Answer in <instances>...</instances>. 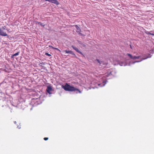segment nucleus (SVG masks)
I'll return each mask as SVG.
<instances>
[{"label":"nucleus","instance_id":"obj_8","mask_svg":"<svg viewBox=\"0 0 154 154\" xmlns=\"http://www.w3.org/2000/svg\"><path fill=\"white\" fill-rule=\"evenodd\" d=\"M75 27H76L77 29V32H79L81 31V30L80 28L79 27H78L77 25H75Z\"/></svg>","mask_w":154,"mask_h":154},{"label":"nucleus","instance_id":"obj_14","mask_svg":"<svg viewBox=\"0 0 154 154\" xmlns=\"http://www.w3.org/2000/svg\"><path fill=\"white\" fill-rule=\"evenodd\" d=\"M48 139V137H45L44 138V140H47Z\"/></svg>","mask_w":154,"mask_h":154},{"label":"nucleus","instance_id":"obj_6","mask_svg":"<svg viewBox=\"0 0 154 154\" xmlns=\"http://www.w3.org/2000/svg\"><path fill=\"white\" fill-rule=\"evenodd\" d=\"M52 88L51 86H48L47 87L46 91L49 94H51V92L52 91Z\"/></svg>","mask_w":154,"mask_h":154},{"label":"nucleus","instance_id":"obj_19","mask_svg":"<svg viewBox=\"0 0 154 154\" xmlns=\"http://www.w3.org/2000/svg\"><path fill=\"white\" fill-rule=\"evenodd\" d=\"M14 123H15V124H16V123H17V122H14Z\"/></svg>","mask_w":154,"mask_h":154},{"label":"nucleus","instance_id":"obj_5","mask_svg":"<svg viewBox=\"0 0 154 154\" xmlns=\"http://www.w3.org/2000/svg\"><path fill=\"white\" fill-rule=\"evenodd\" d=\"M64 52L66 54H70L73 55L75 57H76L75 54L73 52L71 51H67L66 50L64 51Z\"/></svg>","mask_w":154,"mask_h":154},{"label":"nucleus","instance_id":"obj_12","mask_svg":"<svg viewBox=\"0 0 154 154\" xmlns=\"http://www.w3.org/2000/svg\"><path fill=\"white\" fill-rule=\"evenodd\" d=\"M111 75H112L111 72H110L109 73L106 74V76L107 77H109Z\"/></svg>","mask_w":154,"mask_h":154},{"label":"nucleus","instance_id":"obj_16","mask_svg":"<svg viewBox=\"0 0 154 154\" xmlns=\"http://www.w3.org/2000/svg\"><path fill=\"white\" fill-rule=\"evenodd\" d=\"M97 62H98V63H99L100 64H101V63L100 62V61L99 60L97 59Z\"/></svg>","mask_w":154,"mask_h":154},{"label":"nucleus","instance_id":"obj_18","mask_svg":"<svg viewBox=\"0 0 154 154\" xmlns=\"http://www.w3.org/2000/svg\"><path fill=\"white\" fill-rule=\"evenodd\" d=\"M140 57V56H136V59H138Z\"/></svg>","mask_w":154,"mask_h":154},{"label":"nucleus","instance_id":"obj_11","mask_svg":"<svg viewBox=\"0 0 154 154\" xmlns=\"http://www.w3.org/2000/svg\"><path fill=\"white\" fill-rule=\"evenodd\" d=\"M127 55L130 57V58L132 59H133V56L131 54L128 53V54H127Z\"/></svg>","mask_w":154,"mask_h":154},{"label":"nucleus","instance_id":"obj_20","mask_svg":"<svg viewBox=\"0 0 154 154\" xmlns=\"http://www.w3.org/2000/svg\"><path fill=\"white\" fill-rule=\"evenodd\" d=\"M130 47L131 48V45H130Z\"/></svg>","mask_w":154,"mask_h":154},{"label":"nucleus","instance_id":"obj_17","mask_svg":"<svg viewBox=\"0 0 154 154\" xmlns=\"http://www.w3.org/2000/svg\"><path fill=\"white\" fill-rule=\"evenodd\" d=\"M136 59V56H134L133 57V59Z\"/></svg>","mask_w":154,"mask_h":154},{"label":"nucleus","instance_id":"obj_13","mask_svg":"<svg viewBox=\"0 0 154 154\" xmlns=\"http://www.w3.org/2000/svg\"><path fill=\"white\" fill-rule=\"evenodd\" d=\"M45 54L48 56H51V55L50 54H49L48 53H46Z\"/></svg>","mask_w":154,"mask_h":154},{"label":"nucleus","instance_id":"obj_10","mask_svg":"<svg viewBox=\"0 0 154 154\" xmlns=\"http://www.w3.org/2000/svg\"><path fill=\"white\" fill-rule=\"evenodd\" d=\"M49 47H51L53 49L56 50H58L60 51L59 49L58 48H54V47H52V46H49Z\"/></svg>","mask_w":154,"mask_h":154},{"label":"nucleus","instance_id":"obj_3","mask_svg":"<svg viewBox=\"0 0 154 154\" xmlns=\"http://www.w3.org/2000/svg\"><path fill=\"white\" fill-rule=\"evenodd\" d=\"M45 1H48L57 5L59 4V2L57 0H45Z\"/></svg>","mask_w":154,"mask_h":154},{"label":"nucleus","instance_id":"obj_15","mask_svg":"<svg viewBox=\"0 0 154 154\" xmlns=\"http://www.w3.org/2000/svg\"><path fill=\"white\" fill-rule=\"evenodd\" d=\"M38 23L40 24L42 26H45V25H43L42 23H41L39 22V23Z\"/></svg>","mask_w":154,"mask_h":154},{"label":"nucleus","instance_id":"obj_2","mask_svg":"<svg viewBox=\"0 0 154 154\" xmlns=\"http://www.w3.org/2000/svg\"><path fill=\"white\" fill-rule=\"evenodd\" d=\"M5 29V26H2V29L0 28V35L2 36H5L8 35L7 34L3 31Z\"/></svg>","mask_w":154,"mask_h":154},{"label":"nucleus","instance_id":"obj_7","mask_svg":"<svg viewBox=\"0 0 154 154\" xmlns=\"http://www.w3.org/2000/svg\"><path fill=\"white\" fill-rule=\"evenodd\" d=\"M153 32V31H151L150 32H149L147 31H145V33L147 35H152L154 36V33H152V32Z\"/></svg>","mask_w":154,"mask_h":154},{"label":"nucleus","instance_id":"obj_1","mask_svg":"<svg viewBox=\"0 0 154 154\" xmlns=\"http://www.w3.org/2000/svg\"><path fill=\"white\" fill-rule=\"evenodd\" d=\"M62 88L66 91H77L79 93H81V91L79 89L68 85L67 83H66L64 85H62Z\"/></svg>","mask_w":154,"mask_h":154},{"label":"nucleus","instance_id":"obj_4","mask_svg":"<svg viewBox=\"0 0 154 154\" xmlns=\"http://www.w3.org/2000/svg\"><path fill=\"white\" fill-rule=\"evenodd\" d=\"M72 47L74 50L76 51L77 52L81 54L83 56H84V55H83V53L81 51H80L78 48H77L75 47L73 45H72Z\"/></svg>","mask_w":154,"mask_h":154},{"label":"nucleus","instance_id":"obj_9","mask_svg":"<svg viewBox=\"0 0 154 154\" xmlns=\"http://www.w3.org/2000/svg\"><path fill=\"white\" fill-rule=\"evenodd\" d=\"M19 52H17L14 54L12 55L11 56V57L12 58H13L14 56H16L18 55L19 54Z\"/></svg>","mask_w":154,"mask_h":154}]
</instances>
